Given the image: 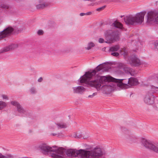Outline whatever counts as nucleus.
Here are the masks:
<instances>
[{"instance_id":"1","label":"nucleus","mask_w":158,"mask_h":158,"mask_svg":"<svg viewBox=\"0 0 158 158\" xmlns=\"http://www.w3.org/2000/svg\"><path fill=\"white\" fill-rule=\"evenodd\" d=\"M106 63L98 65L91 72H88L80 78V82L81 83H85L95 88L97 90H99L100 87L103 88V90L106 92H110L113 89L112 83L106 85L109 82H113L117 83V85L122 87L124 84L122 82L123 79H118L114 78L110 76H98L94 80L90 81L91 78L97 72L101 70L106 71Z\"/></svg>"},{"instance_id":"2","label":"nucleus","mask_w":158,"mask_h":158,"mask_svg":"<svg viewBox=\"0 0 158 158\" xmlns=\"http://www.w3.org/2000/svg\"><path fill=\"white\" fill-rule=\"evenodd\" d=\"M66 154L69 156H81L83 158H102L105 155V153L99 148L96 147L90 151L76 149H69Z\"/></svg>"},{"instance_id":"3","label":"nucleus","mask_w":158,"mask_h":158,"mask_svg":"<svg viewBox=\"0 0 158 158\" xmlns=\"http://www.w3.org/2000/svg\"><path fill=\"white\" fill-rule=\"evenodd\" d=\"M53 148H56V146L51 147L45 144H43L40 146V148L42 152L44 154H47L48 153L53 152L54 153L51 154V156L54 158H64V152L62 148H59L57 149H53Z\"/></svg>"},{"instance_id":"4","label":"nucleus","mask_w":158,"mask_h":158,"mask_svg":"<svg viewBox=\"0 0 158 158\" xmlns=\"http://www.w3.org/2000/svg\"><path fill=\"white\" fill-rule=\"evenodd\" d=\"M146 11L141 12L137 14L135 16H127L124 18V21L127 25H133L137 24H140L144 20Z\"/></svg>"},{"instance_id":"5","label":"nucleus","mask_w":158,"mask_h":158,"mask_svg":"<svg viewBox=\"0 0 158 158\" xmlns=\"http://www.w3.org/2000/svg\"><path fill=\"white\" fill-rule=\"evenodd\" d=\"M104 36L107 41L105 43H110L115 40L117 37V32L113 30H107L104 32Z\"/></svg>"},{"instance_id":"6","label":"nucleus","mask_w":158,"mask_h":158,"mask_svg":"<svg viewBox=\"0 0 158 158\" xmlns=\"http://www.w3.org/2000/svg\"><path fill=\"white\" fill-rule=\"evenodd\" d=\"M143 145L146 148L158 153V145L153 143L149 140L143 139H142Z\"/></svg>"},{"instance_id":"7","label":"nucleus","mask_w":158,"mask_h":158,"mask_svg":"<svg viewBox=\"0 0 158 158\" xmlns=\"http://www.w3.org/2000/svg\"><path fill=\"white\" fill-rule=\"evenodd\" d=\"M127 61V63L130 64L131 66H138L141 64L140 60L135 55L128 56Z\"/></svg>"},{"instance_id":"8","label":"nucleus","mask_w":158,"mask_h":158,"mask_svg":"<svg viewBox=\"0 0 158 158\" xmlns=\"http://www.w3.org/2000/svg\"><path fill=\"white\" fill-rule=\"evenodd\" d=\"M152 21L158 23V15L156 12L151 11L148 13L147 22Z\"/></svg>"},{"instance_id":"9","label":"nucleus","mask_w":158,"mask_h":158,"mask_svg":"<svg viewBox=\"0 0 158 158\" xmlns=\"http://www.w3.org/2000/svg\"><path fill=\"white\" fill-rule=\"evenodd\" d=\"M13 31L14 29L13 28L9 27L0 32V40L2 38L10 35Z\"/></svg>"},{"instance_id":"10","label":"nucleus","mask_w":158,"mask_h":158,"mask_svg":"<svg viewBox=\"0 0 158 158\" xmlns=\"http://www.w3.org/2000/svg\"><path fill=\"white\" fill-rule=\"evenodd\" d=\"M11 105L17 107V110L20 113H23L25 112V110L19 104V103L16 101H11L10 102Z\"/></svg>"},{"instance_id":"11","label":"nucleus","mask_w":158,"mask_h":158,"mask_svg":"<svg viewBox=\"0 0 158 158\" xmlns=\"http://www.w3.org/2000/svg\"><path fill=\"white\" fill-rule=\"evenodd\" d=\"M75 93L82 94L85 90V89L82 86H78L73 88Z\"/></svg>"},{"instance_id":"12","label":"nucleus","mask_w":158,"mask_h":158,"mask_svg":"<svg viewBox=\"0 0 158 158\" xmlns=\"http://www.w3.org/2000/svg\"><path fill=\"white\" fill-rule=\"evenodd\" d=\"M40 4L36 5V8L37 9H41L48 6L50 4V3L48 2H44L42 3V2L41 0L39 1Z\"/></svg>"},{"instance_id":"13","label":"nucleus","mask_w":158,"mask_h":158,"mask_svg":"<svg viewBox=\"0 0 158 158\" xmlns=\"http://www.w3.org/2000/svg\"><path fill=\"white\" fill-rule=\"evenodd\" d=\"M138 80L137 79L131 78L128 80L127 83L131 85H135L138 84Z\"/></svg>"},{"instance_id":"14","label":"nucleus","mask_w":158,"mask_h":158,"mask_svg":"<svg viewBox=\"0 0 158 158\" xmlns=\"http://www.w3.org/2000/svg\"><path fill=\"white\" fill-rule=\"evenodd\" d=\"M53 126L54 127L53 128V129L56 127L58 129L65 128L67 127L65 124L63 123H58L57 124L54 123L53 125Z\"/></svg>"},{"instance_id":"15","label":"nucleus","mask_w":158,"mask_h":158,"mask_svg":"<svg viewBox=\"0 0 158 158\" xmlns=\"http://www.w3.org/2000/svg\"><path fill=\"white\" fill-rule=\"evenodd\" d=\"M112 25L115 27L119 28L121 29H122L123 28V24L117 21H115L112 24Z\"/></svg>"},{"instance_id":"16","label":"nucleus","mask_w":158,"mask_h":158,"mask_svg":"<svg viewBox=\"0 0 158 158\" xmlns=\"http://www.w3.org/2000/svg\"><path fill=\"white\" fill-rule=\"evenodd\" d=\"M120 53L123 55L124 56L125 59L127 60L128 57V52L126 48L122 49L120 51Z\"/></svg>"},{"instance_id":"17","label":"nucleus","mask_w":158,"mask_h":158,"mask_svg":"<svg viewBox=\"0 0 158 158\" xmlns=\"http://www.w3.org/2000/svg\"><path fill=\"white\" fill-rule=\"evenodd\" d=\"M144 102L150 105L153 103V99H151L150 97L146 96L144 98Z\"/></svg>"},{"instance_id":"18","label":"nucleus","mask_w":158,"mask_h":158,"mask_svg":"<svg viewBox=\"0 0 158 158\" xmlns=\"http://www.w3.org/2000/svg\"><path fill=\"white\" fill-rule=\"evenodd\" d=\"M95 45L93 42H90L87 45V47L85 48L86 50H89L91 49L92 47H94Z\"/></svg>"},{"instance_id":"19","label":"nucleus","mask_w":158,"mask_h":158,"mask_svg":"<svg viewBox=\"0 0 158 158\" xmlns=\"http://www.w3.org/2000/svg\"><path fill=\"white\" fill-rule=\"evenodd\" d=\"M119 48V47L118 45H116L110 47L109 50L110 51L116 52Z\"/></svg>"},{"instance_id":"20","label":"nucleus","mask_w":158,"mask_h":158,"mask_svg":"<svg viewBox=\"0 0 158 158\" xmlns=\"http://www.w3.org/2000/svg\"><path fill=\"white\" fill-rule=\"evenodd\" d=\"M7 106V104L2 101H0V110H2L5 108Z\"/></svg>"},{"instance_id":"21","label":"nucleus","mask_w":158,"mask_h":158,"mask_svg":"<svg viewBox=\"0 0 158 158\" xmlns=\"http://www.w3.org/2000/svg\"><path fill=\"white\" fill-rule=\"evenodd\" d=\"M10 50H13L18 47V46L17 44H12L9 46Z\"/></svg>"},{"instance_id":"22","label":"nucleus","mask_w":158,"mask_h":158,"mask_svg":"<svg viewBox=\"0 0 158 158\" xmlns=\"http://www.w3.org/2000/svg\"><path fill=\"white\" fill-rule=\"evenodd\" d=\"M9 46H6L3 48L1 50V52L2 53L4 52H6L10 51Z\"/></svg>"},{"instance_id":"23","label":"nucleus","mask_w":158,"mask_h":158,"mask_svg":"<svg viewBox=\"0 0 158 158\" xmlns=\"http://www.w3.org/2000/svg\"><path fill=\"white\" fill-rule=\"evenodd\" d=\"M118 68L124 69L126 67V65L122 63H120L118 66Z\"/></svg>"},{"instance_id":"24","label":"nucleus","mask_w":158,"mask_h":158,"mask_svg":"<svg viewBox=\"0 0 158 158\" xmlns=\"http://www.w3.org/2000/svg\"><path fill=\"white\" fill-rule=\"evenodd\" d=\"M73 136L75 138H80L81 137L82 135L80 133H76L74 134Z\"/></svg>"},{"instance_id":"25","label":"nucleus","mask_w":158,"mask_h":158,"mask_svg":"<svg viewBox=\"0 0 158 158\" xmlns=\"http://www.w3.org/2000/svg\"><path fill=\"white\" fill-rule=\"evenodd\" d=\"M0 6L1 8L5 9H8L9 8V6L6 4H2Z\"/></svg>"},{"instance_id":"26","label":"nucleus","mask_w":158,"mask_h":158,"mask_svg":"<svg viewBox=\"0 0 158 158\" xmlns=\"http://www.w3.org/2000/svg\"><path fill=\"white\" fill-rule=\"evenodd\" d=\"M106 7V6H104L99 8H98L96 10L98 11H100L104 9Z\"/></svg>"},{"instance_id":"27","label":"nucleus","mask_w":158,"mask_h":158,"mask_svg":"<svg viewBox=\"0 0 158 158\" xmlns=\"http://www.w3.org/2000/svg\"><path fill=\"white\" fill-rule=\"evenodd\" d=\"M44 33V31L42 30H39L37 32V34L38 35H42Z\"/></svg>"},{"instance_id":"28","label":"nucleus","mask_w":158,"mask_h":158,"mask_svg":"<svg viewBox=\"0 0 158 158\" xmlns=\"http://www.w3.org/2000/svg\"><path fill=\"white\" fill-rule=\"evenodd\" d=\"M154 46L155 48L158 49V41H156L154 42Z\"/></svg>"},{"instance_id":"29","label":"nucleus","mask_w":158,"mask_h":158,"mask_svg":"<svg viewBox=\"0 0 158 158\" xmlns=\"http://www.w3.org/2000/svg\"><path fill=\"white\" fill-rule=\"evenodd\" d=\"M30 91L31 94H34L36 93L35 89L34 88H32L30 89Z\"/></svg>"},{"instance_id":"30","label":"nucleus","mask_w":158,"mask_h":158,"mask_svg":"<svg viewBox=\"0 0 158 158\" xmlns=\"http://www.w3.org/2000/svg\"><path fill=\"white\" fill-rule=\"evenodd\" d=\"M111 55L115 56H117L119 55V53L117 52H112Z\"/></svg>"},{"instance_id":"31","label":"nucleus","mask_w":158,"mask_h":158,"mask_svg":"<svg viewBox=\"0 0 158 158\" xmlns=\"http://www.w3.org/2000/svg\"><path fill=\"white\" fill-rule=\"evenodd\" d=\"M98 42L99 43H102L105 42L104 40L102 38H100L98 40Z\"/></svg>"},{"instance_id":"32","label":"nucleus","mask_w":158,"mask_h":158,"mask_svg":"<svg viewBox=\"0 0 158 158\" xmlns=\"http://www.w3.org/2000/svg\"><path fill=\"white\" fill-rule=\"evenodd\" d=\"M96 94L97 93H94L92 95L88 96V97L89 98H92L93 97L96 95Z\"/></svg>"},{"instance_id":"33","label":"nucleus","mask_w":158,"mask_h":158,"mask_svg":"<svg viewBox=\"0 0 158 158\" xmlns=\"http://www.w3.org/2000/svg\"><path fill=\"white\" fill-rule=\"evenodd\" d=\"M2 97L3 99H8V97L6 95H5L4 94H2Z\"/></svg>"},{"instance_id":"34","label":"nucleus","mask_w":158,"mask_h":158,"mask_svg":"<svg viewBox=\"0 0 158 158\" xmlns=\"http://www.w3.org/2000/svg\"><path fill=\"white\" fill-rule=\"evenodd\" d=\"M0 158H9L7 157L2 155V154H0Z\"/></svg>"},{"instance_id":"35","label":"nucleus","mask_w":158,"mask_h":158,"mask_svg":"<svg viewBox=\"0 0 158 158\" xmlns=\"http://www.w3.org/2000/svg\"><path fill=\"white\" fill-rule=\"evenodd\" d=\"M42 80L43 79L42 77H40L38 79V81L39 82H40L42 81Z\"/></svg>"},{"instance_id":"36","label":"nucleus","mask_w":158,"mask_h":158,"mask_svg":"<svg viewBox=\"0 0 158 158\" xmlns=\"http://www.w3.org/2000/svg\"><path fill=\"white\" fill-rule=\"evenodd\" d=\"M85 15H86V13H81L80 14V16H83Z\"/></svg>"},{"instance_id":"37","label":"nucleus","mask_w":158,"mask_h":158,"mask_svg":"<svg viewBox=\"0 0 158 158\" xmlns=\"http://www.w3.org/2000/svg\"><path fill=\"white\" fill-rule=\"evenodd\" d=\"M92 13L91 12H88L86 13V15H91Z\"/></svg>"},{"instance_id":"38","label":"nucleus","mask_w":158,"mask_h":158,"mask_svg":"<svg viewBox=\"0 0 158 158\" xmlns=\"http://www.w3.org/2000/svg\"><path fill=\"white\" fill-rule=\"evenodd\" d=\"M155 88H155L156 90H158V87H156Z\"/></svg>"},{"instance_id":"39","label":"nucleus","mask_w":158,"mask_h":158,"mask_svg":"<svg viewBox=\"0 0 158 158\" xmlns=\"http://www.w3.org/2000/svg\"><path fill=\"white\" fill-rule=\"evenodd\" d=\"M52 135L53 136H55V135H56V134L54 133V134H52Z\"/></svg>"},{"instance_id":"40","label":"nucleus","mask_w":158,"mask_h":158,"mask_svg":"<svg viewBox=\"0 0 158 158\" xmlns=\"http://www.w3.org/2000/svg\"><path fill=\"white\" fill-rule=\"evenodd\" d=\"M88 135L86 137H83V138H84V139H86L87 138H88Z\"/></svg>"}]
</instances>
